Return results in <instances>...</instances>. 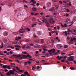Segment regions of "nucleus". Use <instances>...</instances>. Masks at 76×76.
<instances>
[{"instance_id": "obj_39", "label": "nucleus", "mask_w": 76, "mask_h": 76, "mask_svg": "<svg viewBox=\"0 0 76 76\" xmlns=\"http://www.w3.org/2000/svg\"><path fill=\"white\" fill-rule=\"evenodd\" d=\"M39 14V13H38L37 12L34 14V15H35V16H37V15H38Z\"/></svg>"}, {"instance_id": "obj_50", "label": "nucleus", "mask_w": 76, "mask_h": 76, "mask_svg": "<svg viewBox=\"0 0 76 76\" xmlns=\"http://www.w3.org/2000/svg\"><path fill=\"white\" fill-rule=\"evenodd\" d=\"M40 67H39V66H37V69H40Z\"/></svg>"}, {"instance_id": "obj_60", "label": "nucleus", "mask_w": 76, "mask_h": 76, "mask_svg": "<svg viewBox=\"0 0 76 76\" xmlns=\"http://www.w3.org/2000/svg\"><path fill=\"white\" fill-rule=\"evenodd\" d=\"M33 4H36V1H34L33 2Z\"/></svg>"}, {"instance_id": "obj_61", "label": "nucleus", "mask_w": 76, "mask_h": 76, "mask_svg": "<svg viewBox=\"0 0 76 76\" xmlns=\"http://www.w3.org/2000/svg\"><path fill=\"white\" fill-rule=\"evenodd\" d=\"M64 27H67V24H65L64 25Z\"/></svg>"}, {"instance_id": "obj_28", "label": "nucleus", "mask_w": 76, "mask_h": 76, "mask_svg": "<svg viewBox=\"0 0 76 76\" xmlns=\"http://www.w3.org/2000/svg\"><path fill=\"white\" fill-rule=\"evenodd\" d=\"M23 3H29V2H28V1H25V0L23 1Z\"/></svg>"}, {"instance_id": "obj_31", "label": "nucleus", "mask_w": 76, "mask_h": 76, "mask_svg": "<svg viewBox=\"0 0 76 76\" xmlns=\"http://www.w3.org/2000/svg\"><path fill=\"white\" fill-rule=\"evenodd\" d=\"M7 69H11V68H10V66L9 65L7 66Z\"/></svg>"}, {"instance_id": "obj_62", "label": "nucleus", "mask_w": 76, "mask_h": 76, "mask_svg": "<svg viewBox=\"0 0 76 76\" xmlns=\"http://www.w3.org/2000/svg\"><path fill=\"white\" fill-rule=\"evenodd\" d=\"M46 18H50V15H48L46 16Z\"/></svg>"}, {"instance_id": "obj_55", "label": "nucleus", "mask_w": 76, "mask_h": 76, "mask_svg": "<svg viewBox=\"0 0 76 76\" xmlns=\"http://www.w3.org/2000/svg\"><path fill=\"white\" fill-rule=\"evenodd\" d=\"M48 30L49 31H51V30L50 28H48Z\"/></svg>"}, {"instance_id": "obj_58", "label": "nucleus", "mask_w": 76, "mask_h": 76, "mask_svg": "<svg viewBox=\"0 0 76 76\" xmlns=\"http://www.w3.org/2000/svg\"><path fill=\"white\" fill-rule=\"evenodd\" d=\"M31 5H32V6H34V7L35 6V4H31Z\"/></svg>"}, {"instance_id": "obj_16", "label": "nucleus", "mask_w": 76, "mask_h": 76, "mask_svg": "<svg viewBox=\"0 0 76 76\" xmlns=\"http://www.w3.org/2000/svg\"><path fill=\"white\" fill-rule=\"evenodd\" d=\"M73 20L74 22H76V16H74L73 18Z\"/></svg>"}, {"instance_id": "obj_20", "label": "nucleus", "mask_w": 76, "mask_h": 76, "mask_svg": "<svg viewBox=\"0 0 76 76\" xmlns=\"http://www.w3.org/2000/svg\"><path fill=\"white\" fill-rule=\"evenodd\" d=\"M55 9L54 8H51L49 10V11H52V12H54V11Z\"/></svg>"}, {"instance_id": "obj_25", "label": "nucleus", "mask_w": 76, "mask_h": 76, "mask_svg": "<svg viewBox=\"0 0 76 76\" xmlns=\"http://www.w3.org/2000/svg\"><path fill=\"white\" fill-rule=\"evenodd\" d=\"M12 44H19V42H12Z\"/></svg>"}, {"instance_id": "obj_44", "label": "nucleus", "mask_w": 76, "mask_h": 76, "mask_svg": "<svg viewBox=\"0 0 76 76\" xmlns=\"http://www.w3.org/2000/svg\"><path fill=\"white\" fill-rule=\"evenodd\" d=\"M15 61H16L17 62H18V63H20L19 61V60H18L17 59Z\"/></svg>"}, {"instance_id": "obj_41", "label": "nucleus", "mask_w": 76, "mask_h": 76, "mask_svg": "<svg viewBox=\"0 0 76 76\" xmlns=\"http://www.w3.org/2000/svg\"><path fill=\"white\" fill-rule=\"evenodd\" d=\"M27 63L28 64L30 65L31 64V62L28 61L27 62Z\"/></svg>"}, {"instance_id": "obj_43", "label": "nucleus", "mask_w": 76, "mask_h": 76, "mask_svg": "<svg viewBox=\"0 0 76 76\" xmlns=\"http://www.w3.org/2000/svg\"><path fill=\"white\" fill-rule=\"evenodd\" d=\"M49 36H50V37H51V36L52 35L51 33L49 32Z\"/></svg>"}, {"instance_id": "obj_10", "label": "nucleus", "mask_w": 76, "mask_h": 76, "mask_svg": "<svg viewBox=\"0 0 76 76\" xmlns=\"http://www.w3.org/2000/svg\"><path fill=\"white\" fill-rule=\"evenodd\" d=\"M8 32L6 31H5L3 34V35L4 36H7L8 35Z\"/></svg>"}, {"instance_id": "obj_11", "label": "nucleus", "mask_w": 76, "mask_h": 76, "mask_svg": "<svg viewBox=\"0 0 76 76\" xmlns=\"http://www.w3.org/2000/svg\"><path fill=\"white\" fill-rule=\"evenodd\" d=\"M57 47L58 48H62V45L60 44L57 45Z\"/></svg>"}, {"instance_id": "obj_21", "label": "nucleus", "mask_w": 76, "mask_h": 76, "mask_svg": "<svg viewBox=\"0 0 76 76\" xmlns=\"http://www.w3.org/2000/svg\"><path fill=\"white\" fill-rule=\"evenodd\" d=\"M12 72H14V74H17V73H19V72L17 71H12Z\"/></svg>"}, {"instance_id": "obj_4", "label": "nucleus", "mask_w": 76, "mask_h": 76, "mask_svg": "<svg viewBox=\"0 0 76 76\" xmlns=\"http://www.w3.org/2000/svg\"><path fill=\"white\" fill-rule=\"evenodd\" d=\"M25 29L22 28L20 29L19 30V32L20 34H23V33H24V32H25Z\"/></svg>"}, {"instance_id": "obj_34", "label": "nucleus", "mask_w": 76, "mask_h": 76, "mask_svg": "<svg viewBox=\"0 0 76 76\" xmlns=\"http://www.w3.org/2000/svg\"><path fill=\"white\" fill-rule=\"evenodd\" d=\"M37 25V24L36 23H34L32 25V27H34V26H36Z\"/></svg>"}, {"instance_id": "obj_8", "label": "nucleus", "mask_w": 76, "mask_h": 76, "mask_svg": "<svg viewBox=\"0 0 76 76\" xmlns=\"http://www.w3.org/2000/svg\"><path fill=\"white\" fill-rule=\"evenodd\" d=\"M66 22L67 23H70V19L67 18L66 19Z\"/></svg>"}, {"instance_id": "obj_5", "label": "nucleus", "mask_w": 76, "mask_h": 76, "mask_svg": "<svg viewBox=\"0 0 76 76\" xmlns=\"http://www.w3.org/2000/svg\"><path fill=\"white\" fill-rule=\"evenodd\" d=\"M9 72H8L6 74L7 75H14V72H12V71L10 70L9 71Z\"/></svg>"}, {"instance_id": "obj_64", "label": "nucleus", "mask_w": 76, "mask_h": 76, "mask_svg": "<svg viewBox=\"0 0 76 76\" xmlns=\"http://www.w3.org/2000/svg\"><path fill=\"white\" fill-rule=\"evenodd\" d=\"M59 3H60V4H62V3H63V2H62V1H59Z\"/></svg>"}, {"instance_id": "obj_42", "label": "nucleus", "mask_w": 76, "mask_h": 76, "mask_svg": "<svg viewBox=\"0 0 76 76\" xmlns=\"http://www.w3.org/2000/svg\"><path fill=\"white\" fill-rule=\"evenodd\" d=\"M56 34V35H58V31H55V32Z\"/></svg>"}, {"instance_id": "obj_59", "label": "nucleus", "mask_w": 76, "mask_h": 76, "mask_svg": "<svg viewBox=\"0 0 76 76\" xmlns=\"http://www.w3.org/2000/svg\"><path fill=\"white\" fill-rule=\"evenodd\" d=\"M16 50H17V51H18V50H19V48H16L15 49Z\"/></svg>"}, {"instance_id": "obj_17", "label": "nucleus", "mask_w": 76, "mask_h": 76, "mask_svg": "<svg viewBox=\"0 0 76 76\" xmlns=\"http://www.w3.org/2000/svg\"><path fill=\"white\" fill-rule=\"evenodd\" d=\"M26 48L27 49H29L30 48H31V46L28 45L26 47Z\"/></svg>"}, {"instance_id": "obj_9", "label": "nucleus", "mask_w": 76, "mask_h": 76, "mask_svg": "<svg viewBox=\"0 0 76 76\" xmlns=\"http://www.w3.org/2000/svg\"><path fill=\"white\" fill-rule=\"evenodd\" d=\"M51 3L49 2H48L47 4V6L48 7H51Z\"/></svg>"}, {"instance_id": "obj_14", "label": "nucleus", "mask_w": 76, "mask_h": 76, "mask_svg": "<svg viewBox=\"0 0 76 76\" xmlns=\"http://www.w3.org/2000/svg\"><path fill=\"white\" fill-rule=\"evenodd\" d=\"M32 10H33V11H37V10H38L35 7H33L32 8Z\"/></svg>"}, {"instance_id": "obj_47", "label": "nucleus", "mask_w": 76, "mask_h": 76, "mask_svg": "<svg viewBox=\"0 0 76 76\" xmlns=\"http://www.w3.org/2000/svg\"><path fill=\"white\" fill-rule=\"evenodd\" d=\"M34 1H35V0H31V1H30V3H31V2H33H33Z\"/></svg>"}, {"instance_id": "obj_13", "label": "nucleus", "mask_w": 76, "mask_h": 76, "mask_svg": "<svg viewBox=\"0 0 76 76\" xmlns=\"http://www.w3.org/2000/svg\"><path fill=\"white\" fill-rule=\"evenodd\" d=\"M21 39V37H15V39L18 41V40H19V39Z\"/></svg>"}, {"instance_id": "obj_22", "label": "nucleus", "mask_w": 76, "mask_h": 76, "mask_svg": "<svg viewBox=\"0 0 76 76\" xmlns=\"http://www.w3.org/2000/svg\"><path fill=\"white\" fill-rule=\"evenodd\" d=\"M24 74H25L26 75H27L28 76H30L29 75V74H28V72H24Z\"/></svg>"}, {"instance_id": "obj_29", "label": "nucleus", "mask_w": 76, "mask_h": 76, "mask_svg": "<svg viewBox=\"0 0 76 76\" xmlns=\"http://www.w3.org/2000/svg\"><path fill=\"white\" fill-rule=\"evenodd\" d=\"M68 32H72V31L70 30V29L69 28H68Z\"/></svg>"}, {"instance_id": "obj_46", "label": "nucleus", "mask_w": 76, "mask_h": 76, "mask_svg": "<svg viewBox=\"0 0 76 76\" xmlns=\"http://www.w3.org/2000/svg\"><path fill=\"white\" fill-rule=\"evenodd\" d=\"M10 48H12V49H14V48H15L14 47L12 46H10Z\"/></svg>"}, {"instance_id": "obj_24", "label": "nucleus", "mask_w": 76, "mask_h": 76, "mask_svg": "<svg viewBox=\"0 0 76 76\" xmlns=\"http://www.w3.org/2000/svg\"><path fill=\"white\" fill-rule=\"evenodd\" d=\"M65 34L66 36H67V34L68 35H70L69 33L68 32V33H67L66 31L65 32Z\"/></svg>"}, {"instance_id": "obj_19", "label": "nucleus", "mask_w": 76, "mask_h": 76, "mask_svg": "<svg viewBox=\"0 0 76 76\" xmlns=\"http://www.w3.org/2000/svg\"><path fill=\"white\" fill-rule=\"evenodd\" d=\"M46 26H47V27H50V24L48 22H46Z\"/></svg>"}, {"instance_id": "obj_57", "label": "nucleus", "mask_w": 76, "mask_h": 76, "mask_svg": "<svg viewBox=\"0 0 76 76\" xmlns=\"http://www.w3.org/2000/svg\"><path fill=\"white\" fill-rule=\"evenodd\" d=\"M7 51H10V50H11V49H7Z\"/></svg>"}, {"instance_id": "obj_48", "label": "nucleus", "mask_w": 76, "mask_h": 76, "mask_svg": "<svg viewBox=\"0 0 76 76\" xmlns=\"http://www.w3.org/2000/svg\"><path fill=\"white\" fill-rule=\"evenodd\" d=\"M61 26L62 27V28H63V27H64V25H63L61 23Z\"/></svg>"}, {"instance_id": "obj_3", "label": "nucleus", "mask_w": 76, "mask_h": 76, "mask_svg": "<svg viewBox=\"0 0 76 76\" xmlns=\"http://www.w3.org/2000/svg\"><path fill=\"white\" fill-rule=\"evenodd\" d=\"M67 60L69 61H73V56H70L68 57L67 58Z\"/></svg>"}, {"instance_id": "obj_38", "label": "nucleus", "mask_w": 76, "mask_h": 76, "mask_svg": "<svg viewBox=\"0 0 76 76\" xmlns=\"http://www.w3.org/2000/svg\"><path fill=\"white\" fill-rule=\"evenodd\" d=\"M26 29H27V30H28V31H31V30H30L29 28H26Z\"/></svg>"}, {"instance_id": "obj_30", "label": "nucleus", "mask_w": 76, "mask_h": 76, "mask_svg": "<svg viewBox=\"0 0 76 76\" xmlns=\"http://www.w3.org/2000/svg\"><path fill=\"white\" fill-rule=\"evenodd\" d=\"M70 69H71V70H74V69H75V68L74 67H70Z\"/></svg>"}, {"instance_id": "obj_2", "label": "nucleus", "mask_w": 76, "mask_h": 76, "mask_svg": "<svg viewBox=\"0 0 76 76\" xmlns=\"http://www.w3.org/2000/svg\"><path fill=\"white\" fill-rule=\"evenodd\" d=\"M48 51L49 52V53L50 54H52L53 53H54L56 51V50L54 49H53L48 50Z\"/></svg>"}, {"instance_id": "obj_27", "label": "nucleus", "mask_w": 76, "mask_h": 76, "mask_svg": "<svg viewBox=\"0 0 76 76\" xmlns=\"http://www.w3.org/2000/svg\"><path fill=\"white\" fill-rule=\"evenodd\" d=\"M7 65H4L3 67V68H7Z\"/></svg>"}, {"instance_id": "obj_7", "label": "nucleus", "mask_w": 76, "mask_h": 76, "mask_svg": "<svg viewBox=\"0 0 76 76\" xmlns=\"http://www.w3.org/2000/svg\"><path fill=\"white\" fill-rule=\"evenodd\" d=\"M24 57H26V56L24 55H21V56L20 58V59H23Z\"/></svg>"}, {"instance_id": "obj_26", "label": "nucleus", "mask_w": 76, "mask_h": 76, "mask_svg": "<svg viewBox=\"0 0 76 76\" xmlns=\"http://www.w3.org/2000/svg\"><path fill=\"white\" fill-rule=\"evenodd\" d=\"M35 69H36V67H35L33 66L32 67V70H35Z\"/></svg>"}, {"instance_id": "obj_37", "label": "nucleus", "mask_w": 76, "mask_h": 76, "mask_svg": "<svg viewBox=\"0 0 76 76\" xmlns=\"http://www.w3.org/2000/svg\"><path fill=\"white\" fill-rule=\"evenodd\" d=\"M65 9H66V12H70L69 10L68 9H66L65 8Z\"/></svg>"}, {"instance_id": "obj_1", "label": "nucleus", "mask_w": 76, "mask_h": 76, "mask_svg": "<svg viewBox=\"0 0 76 76\" xmlns=\"http://www.w3.org/2000/svg\"><path fill=\"white\" fill-rule=\"evenodd\" d=\"M53 18H50L49 20V23H50L51 24H53V23H55L56 22L54 20H53Z\"/></svg>"}, {"instance_id": "obj_54", "label": "nucleus", "mask_w": 76, "mask_h": 76, "mask_svg": "<svg viewBox=\"0 0 76 76\" xmlns=\"http://www.w3.org/2000/svg\"><path fill=\"white\" fill-rule=\"evenodd\" d=\"M0 55H1V56H3V54L1 52H0Z\"/></svg>"}, {"instance_id": "obj_18", "label": "nucleus", "mask_w": 76, "mask_h": 76, "mask_svg": "<svg viewBox=\"0 0 76 76\" xmlns=\"http://www.w3.org/2000/svg\"><path fill=\"white\" fill-rule=\"evenodd\" d=\"M27 57H29V58H31L32 57L31 56L29 55H28L26 56V58H27Z\"/></svg>"}, {"instance_id": "obj_51", "label": "nucleus", "mask_w": 76, "mask_h": 76, "mask_svg": "<svg viewBox=\"0 0 76 76\" xmlns=\"http://www.w3.org/2000/svg\"><path fill=\"white\" fill-rule=\"evenodd\" d=\"M4 71H5V72H8V70H7V69H5L4 70Z\"/></svg>"}, {"instance_id": "obj_6", "label": "nucleus", "mask_w": 76, "mask_h": 76, "mask_svg": "<svg viewBox=\"0 0 76 76\" xmlns=\"http://www.w3.org/2000/svg\"><path fill=\"white\" fill-rule=\"evenodd\" d=\"M72 34L76 35V30H72L71 31Z\"/></svg>"}, {"instance_id": "obj_23", "label": "nucleus", "mask_w": 76, "mask_h": 76, "mask_svg": "<svg viewBox=\"0 0 76 76\" xmlns=\"http://www.w3.org/2000/svg\"><path fill=\"white\" fill-rule=\"evenodd\" d=\"M21 55H17L16 58H19V59H20V57L21 56Z\"/></svg>"}, {"instance_id": "obj_35", "label": "nucleus", "mask_w": 76, "mask_h": 76, "mask_svg": "<svg viewBox=\"0 0 76 76\" xmlns=\"http://www.w3.org/2000/svg\"><path fill=\"white\" fill-rule=\"evenodd\" d=\"M55 7H56V9H58V7H59V5H56Z\"/></svg>"}, {"instance_id": "obj_36", "label": "nucleus", "mask_w": 76, "mask_h": 76, "mask_svg": "<svg viewBox=\"0 0 76 76\" xmlns=\"http://www.w3.org/2000/svg\"><path fill=\"white\" fill-rule=\"evenodd\" d=\"M53 2H55L56 3L57 1V0H52Z\"/></svg>"}, {"instance_id": "obj_56", "label": "nucleus", "mask_w": 76, "mask_h": 76, "mask_svg": "<svg viewBox=\"0 0 76 76\" xmlns=\"http://www.w3.org/2000/svg\"><path fill=\"white\" fill-rule=\"evenodd\" d=\"M73 53L69 54L68 55H69V56H72V55H73Z\"/></svg>"}, {"instance_id": "obj_52", "label": "nucleus", "mask_w": 76, "mask_h": 76, "mask_svg": "<svg viewBox=\"0 0 76 76\" xmlns=\"http://www.w3.org/2000/svg\"><path fill=\"white\" fill-rule=\"evenodd\" d=\"M66 62L67 64H70V63H69V62L68 61H66Z\"/></svg>"}, {"instance_id": "obj_15", "label": "nucleus", "mask_w": 76, "mask_h": 76, "mask_svg": "<svg viewBox=\"0 0 76 76\" xmlns=\"http://www.w3.org/2000/svg\"><path fill=\"white\" fill-rule=\"evenodd\" d=\"M42 34V32L41 31H38L37 32V34L38 35H41V34Z\"/></svg>"}, {"instance_id": "obj_45", "label": "nucleus", "mask_w": 76, "mask_h": 76, "mask_svg": "<svg viewBox=\"0 0 76 76\" xmlns=\"http://www.w3.org/2000/svg\"><path fill=\"white\" fill-rule=\"evenodd\" d=\"M16 69L18 70H20V69L18 67H16Z\"/></svg>"}, {"instance_id": "obj_63", "label": "nucleus", "mask_w": 76, "mask_h": 76, "mask_svg": "<svg viewBox=\"0 0 76 76\" xmlns=\"http://www.w3.org/2000/svg\"><path fill=\"white\" fill-rule=\"evenodd\" d=\"M66 17H67L68 16H69V14H66Z\"/></svg>"}, {"instance_id": "obj_12", "label": "nucleus", "mask_w": 76, "mask_h": 76, "mask_svg": "<svg viewBox=\"0 0 76 76\" xmlns=\"http://www.w3.org/2000/svg\"><path fill=\"white\" fill-rule=\"evenodd\" d=\"M56 58H58V60H60L61 59V58H63V57L61 56L60 57L59 56H58Z\"/></svg>"}, {"instance_id": "obj_32", "label": "nucleus", "mask_w": 76, "mask_h": 76, "mask_svg": "<svg viewBox=\"0 0 76 76\" xmlns=\"http://www.w3.org/2000/svg\"><path fill=\"white\" fill-rule=\"evenodd\" d=\"M68 47V45H64V48H67Z\"/></svg>"}, {"instance_id": "obj_33", "label": "nucleus", "mask_w": 76, "mask_h": 76, "mask_svg": "<svg viewBox=\"0 0 76 76\" xmlns=\"http://www.w3.org/2000/svg\"><path fill=\"white\" fill-rule=\"evenodd\" d=\"M67 0H65L63 1V2L64 3H65L66 4L67 3Z\"/></svg>"}, {"instance_id": "obj_40", "label": "nucleus", "mask_w": 76, "mask_h": 76, "mask_svg": "<svg viewBox=\"0 0 76 76\" xmlns=\"http://www.w3.org/2000/svg\"><path fill=\"white\" fill-rule=\"evenodd\" d=\"M44 39H41V42L42 43H44Z\"/></svg>"}, {"instance_id": "obj_53", "label": "nucleus", "mask_w": 76, "mask_h": 76, "mask_svg": "<svg viewBox=\"0 0 76 76\" xmlns=\"http://www.w3.org/2000/svg\"><path fill=\"white\" fill-rule=\"evenodd\" d=\"M14 34H15V35H17L18 34V32H15L14 33Z\"/></svg>"}, {"instance_id": "obj_49", "label": "nucleus", "mask_w": 76, "mask_h": 76, "mask_svg": "<svg viewBox=\"0 0 76 76\" xmlns=\"http://www.w3.org/2000/svg\"><path fill=\"white\" fill-rule=\"evenodd\" d=\"M15 47H20V46H19L18 45H15Z\"/></svg>"}]
</instances>
